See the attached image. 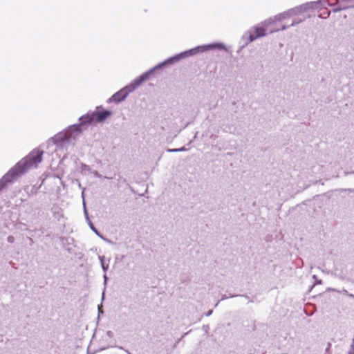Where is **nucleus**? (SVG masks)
Returning <instances> with one entry per match:
<instances>
[{"label":"nucleus","instance_id":"obj_23","mask_svg":"<svg viewBox=\"0 0 354 354\" xmlns=\"http://www.w3.org/2000/svg\"><path fill=\"white\" fill-rule=\"evenodd\" d=\"M225 131L226 132H229V133H234V131H232V127H229L227 129V128H225Z\"/></svg>","mask_w":354,"mask_h":354},{"label":"nucleus","instance_id":"obj_26","mask_svg":"<svg viewBox=\"0 0 354 354\" xmlns=\"http://www.w3.org/2000/svg\"><path fill=\"white\" fill-rule=\"evenodd\" d=\"M322 281L321 279H317L315 283H314V285L313 286H314L316 284H322Z\"/></svg>","mask_w":354,"mask_h":354},{"label":"nucleus","instance_id":"obj_33","mask_svg":"<svg viewBox=\"0 0 354 354\" xmlns=\"http://www.w3.org/2000/svg\"><path fill=\"white\" fill-rule=\"evenodd\" d=\"M348 297H351V298H354V295L350 293Z\"/></svg>","mask_w":354,"mask_h":354},{"label":"nucleus","instance_id":"obj_34","mask_svg":"<svg viewBox=\"0 0 354 354\" xmlns=\"http://www.w3.org/2000/svg\"><path fill=\"white\" fill-rule=\"evenodd\" d=\"M313 278L315 279V280L317 279L316 275H315V274L313 276Z\"/></svg>","mask_w":354,"mask_h":354},{"label":"nucleus","instance_id":"obj_15","mask_svg":"<svg viewBox=\"0 0 354 354\" xmlns=\"http://www.w3.org/2000/svg\"><path fill=\"white\" fill-rule=\"evenodd\" d=\"M333 7H334L333 8V12L336 13V12H339L342 10H346V9H348L349 8V6H344V4H341V3H338L335 6H332Z\"/></svg>","mask_w":354,"mask_h":354},{"label":"nucleus","instance_id":"obj_18","mask_svg":"<svg viewBox=\"0 0 354 354\" xmlns=\"http://www.w3.org/2000/svg\"><path fill=\"white\" fill-rule=\"evenodd\" d=\"M81 171H82V172H83L84 171H87L91 172V169L90 166H88V165H87L86 164L82 163L81 165Z\"/></svg>","mask_w":354,"mask_h":354},{"label":"nucleus","instance_id":"obj_24","mask_svg":"<svg viewBox=\"0 0 354 354\" xmlns=\"http://www.w3.org/2000/svg\"><path fill=\"white\" fill-rule=\"evenodd\" d=\"M350 174H354V171H345L344 172V176H348V175H350Z\"/></svg>","mask_w":354,"mask_h":354},{"label":"nucleus","instance_id":"obj_16","mask_svg":"<svg viewBox=\"0 0 354 354\" xmlns=\"http://www.w3.org/2000/svg\"><path fill=\"white\" fill-rule=\"evenodd\" d=\"M187 151V149L185 147H180V148H176V149H167L168 152L171 153H175V152H179V151Z\"/></svg>","mask_w":354,"mask_h":354},{"label":"nucleus","instance_id":"obj_21","mask_svg":"<svg viewBox=\"0 0 354 354\" xmlns=\"http://www.w3.org/2000/svg\"><path fill=\"white\" fill-rule=\"evenodd\" d=\"M106 334L109 338H112L113 337V333L111 330H107Z\"/></svg>","mask_w":354,"mask_h":354},{"label":"nucleus","instance_id":"obj_17","mask_svg":"<svg viewBox=\"0 0 354 354\" xmlns=\"http://www.w3.org/2000/svg\"><path fill=\"white\" fill-rule=\"evenodd\" d=\"M289 14H290L291 17L297 15L298 14H300L298 11L297 7H295L293 8L289 9Z\"/></svg>","mask_w":354,"mask_h":354},{"label":"nucleus","instance_id":"obj_29","mask_svg":"<svg viewBox=\"0 0 354 354\" xmlns=\"http://www.w3.org/2000/svg\"><path fill=\"white\" fill-rule=\"evenodd\" d=\"M240 295H229L227 296V298H232V297H237V296H239Z\"/></svg>","mask_w":354,"mask_h":354},{"label":"nucleus","instance_id":"obj_27","mask_svg":"<svg viewBox=\"0 0 354 354\" xmlns=\"http://www.w3.org/2000/svg\"><path fill=\"white\" fill-rule=\"evenodd\" d=\"M342 292H343V293H344L345 295H346V296H348V295L350 294V293H349L346 290H345V289H343V290H342Z\"/></svg>","mask_w":354,"mask_h":354},{"label":"nucleus","instance_id":"obj_37","mask_svg":"<svg viewBox=\"0 0 354 354\" xmlns=\"http://www.w3.org/2000/svg\"><path fill=\"white\" fill-rule=\"evenodd\" d=\"M329 15H330V12H327V16H326V17H329Z\"/></svg>","mask_w":354,"mask_h":354},{"label":"nucleus","instance_id":"obj_12","mask_svg":"<svg viewBox=\"0 0 354 354\" xmlns=\"http://www.w3.org/2000/svg\"><path fill=\"white\" fill-rule=\"evenodd\" d=\"M88 223V225L90 227V228L92 230V231L93 232H95V234L98 236L100 238H101L102 240L109 243L110 241L109 239H107L106 238L104 237V236L96 229V227H95V225H93V223L91 222V221H89V223Z\"/></svg>","mask_w":354,"mask_h":354},{"label":"nucleus","instance_id":"obj_10","mask_svg":"<svg viewBox=\"0 0 354 354\" xmlns=\"http://www.w3.org/2000/svg\"><path fill=\"white\" fill-rule=\"evenodd\" d=\"M313 4L314 3H312L310 1V2L303 3L301 5H299L297 7L299 12L301 14V13H304L310 10H313V7H312V5H313Z\"/></svg>","mask_w":354,"mask_h":354},{"label":"nucleus","instance_id":"obj_5","mask_svg":"<svg viewBox=\"0 0 354 354\" xmlns=\"http://www.w3.org/2000/svg\"><path fill=\"white\" fill-rule=\"evenodd\" d=\"M134 90H131V86L130 84L122 88L118 92L115 93L111 97L107 100L108 103L115 102L120 103L124 100L128 95L133 92Z\"/></svg>","mask_w":354,"mask_h":354},{"label":"nucleus","instance_id":"obj_19","mask_svg":"<svg viewBox=\"0 0 354 354\" xmlns=\"http://www.w3.org/2000/svg\"><path fill=\"white\" fill-rule=\"evenodd\" d=\"M84 214H85L86 220L88 221V223H89V221H91V220H90V218L88 217V214L86 208L85 202H84Z\"/></svg>","mask_w":354,"mask_h":354},{"label":"nucleus","instance_id":"obj_8","mask_svg":"<svg viewBox=\"0 0 354 354\" xmlns=\"http://www.w3.org/2000/svg\"><path fill=\"white\" fill-rule=\"evenodd\" d=\"M312 3L313 9L316 10L318 8H321L322 7H325L326 6H328V3H332L333 0H318L316 1H310Z\"/></svg>","mask_w":354,"mask_h":354},{"label":"nucleus","instance_id":"obj_11","mask_svg":"<svg viewBox=\"0 0 354 354\" xmlns=\"http://www.w3.org/2000/svg\"><path fill=\"white\" fill-rule=\"evenodd\" d=\"M305 20V17H303V18H297V19H295L292 24L289 26H282L281 28H279L277 30H276L275 31H277V30H286L289 27H291V26H295L296 25H298L299 24L301 23L302 21H304ZM274 30H270V32H274Z\"/></svg>","mask_w":354,"mask_h":354},{"label":"nucleus","instance_id":"obj_3","mask_svg":"<svg viewBox=\"0 0 354 354\" xmlns=\"http://www.w3.org/2000/svg\"><path fill=\"white\" fill-rule=\"evenodd\" d=\"M81 124H74L70 126L65 132H59L52 137L54 144L59 147H64L66 145L74 144L78 136L82 133Z\"/></svg>","mask_w":354,"mask_h":354},{"label":"nucleus","instance_id":"obj_40","mask_svg":"<svg viewBox=\"0 0 354 354\" xmlns=\"http://www.w3.org/2000/svg\"><path fill=\"white\" fill-rule=\"evenodd\" d=\"M79 187H82L81 184L79 183Z\"/></svg>","mask_w":354,"mask_h":354},{"label":"nucleus","instance_id":"obj_36","mask_svg":"<svg viewBox=\"0 0 354 354\" xmlns=\"http://www.w3.org/2000/svg\"><path fill=\"white\" fill-rule=\"evenodd\" d=\"M181 338L180 339H178V340L176 342V344H178L180 341ZM176 344L174 345V346H176Z\"/></svg>","mask_w":354,"mask_h":354},{"label":"nucleus","instance_id":"obj_13","mask_svg":"<svg viewBox=\"0 0 354 354\" xmlns=\"http://www.w3.org/2000/svg\"><path fill=\"white\" fill-rule=\"evenodd\" d=\"M99 259L101 263L102 270L104 271V272H106L109 269L110 259H108L107 263H106L105 261L104 256H99Z\"/></svg>","mask_w":354,"mask_h":354},{"label":"nucleus","instance_id":"obj_32","mask_svg":"<svg viewBox=\"0 0 354 354\" xmlns=\"http://www.w3.org/2000/svg\"><path fill=\"white\" fill-rule=\"evenodd\" d=\"M227 296H226L225 295H223V296H222V297H221V300H224V299H227Z\"/></svg>","mask_w":354,"mask_h":354},{"label":"nucleus","instance_id":"obj_41","mask_svg":"<svg viewBox=\"0 0 354 354\" xmlns=\"http://www.w3.org/2000/svg\"><path fill=\"white\" fill-rule=\"evenodd\" d=\"M185 335H187V333H185V334L184 335H183L182 338H183Z\"/></svg>","mask_w":354,"mask_h":354},{"label":"nucleus","instance_id":"obj_25","mask_svg":"<svg viewBox=\"0 0 354 354\" xmlns=\"http://www.w3.org/2000/svg\"><path fill=\"white\" fill-rule=\"evenodd\" d=\"M239 296H241V297H245L246 299H248L249 302H253V300L250 299V298L248 296V295H240Z\"/></svg>","mask_w":354,"mask_h":354},{"label":"nucleus","instance_id":"obj_38","mask_svg":"<svg viewBox=\"0 0 354 354\" xmlns=\"http://www.w3.org/2000/svg\"><path fill=\"white\" fill-rule=\"evenodd\" d=\"M120 349H124L122 346H118Z\"/></svg>","mask_w":354,"mask_h":354},{"label":"nucleus","instance_id":"obj_7","mask_svg":"<svg viewBox=\"0 0 354 354\" xmlns=\"http://www.w3.org/2000/svg\"><path fill=\"white\" fill-rule=\"evenodd\" d=\"M290 17H291V15H290V14H289V11L287 10L286 12H283L282 13H280V14L274 16V20H273L272 19H270L269 20L265 21L264 24H271L275 21H281V19H286V18H288Z\"/></svg>","mask_w":354,"mask_h":354},{"label":"nucleus","instance_id":"obj_28","mask_svg":"<svg viewBox=\"0 0 354 354\" xmlns=\"http://www.w3.org/2000/svg\"><path fill=\"white\" fill-rule=\"evenodd\" d=\"M103 277H104V283L106 284V281H107V279H108V277H107L106 273L104 274Z\"/></svg>","mask_w":354,"mask_h":354},{"label":"nucleus","instance_id":"obj_35","mask_svg":"<svg viewBox=\"0 0 354 354\" xmlns=\"http://www.w3.org/2000/svg\"><path fill=\"white\" fill-rule=\"evenodd\" d=\"M124 351H125V352H126L127 353H128V354H131V353L128 350H124Z\"/></svg>","mask_w":354,"mask_h":354},{"label":"nucleus","instance_id":"obj_2","mask_svg":"<svg viewBox=\"0 0 354 354\" xmlns=\"http://www.w3.org/2000/svg\"><path fill=\"white\" fill-rule=\"evenodd\" d=\"M43 150L35 149L19 160L0 179V192L18 176L25 174L30 167H37L42 160Z\"/></svg>","mask_w":354,"mask_h":354},{"label":"nucleus","instance_id":"obj_6","mask_svg":"<svg viewBox=\"0 0 354 354\" xmlns=\"http://www.w3.org/2000/svg\"><path fill=\"white\" fill-rule=\"evenodd\" d=\"M257 39L256 35H252L250 32L245 33L241 37V41H243V45L240 47V49L238 50H241L245 46H246L250 42H252Z\"/></svg>","mask_w":354,"mask_h":354},{"label":"nucleus","instance_id":"obj_1","mask_svg":"<svg viewBox=\"0 0 354 354\" xmlns=\"http://www.w3.org/2000/svg\"><path fill=\"white\" fill-rule=\"evenodd\" d=\"M225 50V46L223 43H213L207 45L198 46L194 48L185 50L180 53L176 54L173 57H169L165 59L164 62L157 64L153 68H151L148 71L145 72L139 77H136L131 84V90H135L137 87H138L141 84H142L145 81L149 79V77L151 74H153L156 70L162 68L167 65L172 64L175 62L180 61L186 57H189L196 55L199 53H203L209 50Z\"/></svg>","mask_w":354,"mask_h":354},{"label":"nucleus","instance_id":"obj_31","mask_svg":"<svg viewBox=\"0 0 354 354\" xmlns=\"http://www.w3.org/2000/svg\"><path fill=\"white\" fill-rule=\"evenodd\" d=\"M82 197L83 198V203L84 202V189H83L82 192Z\"/></svg>","mask_w":354,"mask_h":354},{"label":"nucleus","instance_id":"obj_4","mask_svg":"<svg viewBox=\"0 0 354 354\" xmlns=\"http://www.w3.org/2000/svg\"><path fill=\"white\" fill-rule=\"evenodd\" d=\"M112 111L103 109L102 106L96 107L94 111H88L79 118L82 126L90 124L92 122H102L112 115Z\"/></svg>","mask_w":354,"mask_h":354},{"label":"nucleus","instance_id":"obj_22","mask_svg":"<svg viewBox=\"0 0 354 354\" xmlns=\"http://www.w3.org/2000/svg\"><path fill=\"white\" fill-rule=\"evenodd\" d=\"M14 241H15V239H14V237H13L12 236H9L8 237V241L9 243H13V242H14Z\"/></svg>","mask_w":354,"mask_h":354},{"label":"nucleus","instance_id":"obj_30","mask_svg":"<svg viewBox=\"0 0 354 354\" xmlns=\"http://www.w3.org/2000/svg\"><path fill=\"white\" fill-rule=\"evenodd\" d=\"M212 312L213 310H209L207 313H206V316H210L212 314Z\"/></svg>","mask_w":354,"mask_h":354},{"label":"nucleus","instance_id":"obj_20","mask_svg":"<svg viewBox=\"0 0 354 354\" xmlns=\"http://www.w3.org/2000/svg\"><path fill=\"white\" fill-rule=\"evenodd\" d=\"M91 172L97 178H101L102 177V175L100 174L97 171H91Z\"/></svg>","mask_w":354,"mask_h":354},{"label":"nucleus","instance_id":"obj_14","mask_svg":"<svg viewBox=\"0 0 354 354\" xmlns=\"http://www.w3.org/2000/svg\"><path fill=\"white\" fill-rule=\"evenodd\" d=\"M254 31L257 38L263 37L266 35V29L263 27H255Z\"/></svg>","mask_w":354,"mask_h":354},{"label":"nucleus","instance_id":"obj_9","mask_svg":"<svg viewBox=\"0 0 354 354\" xmlns=\"http://www.w3.org/2000/svg\"><path fill=\"white\" fill-rule=\"evenodd\" d=\"M332 3H328V6H335L338 3L344 4L346 6H349V8H354V0H333Z\"/></svg>","mask_w":354,"mask_h":354},{"label":"nucleus","instance_id":"obj_39","mask_svg":"<svg viewBox=\"0 0 354 354\" xmlns=\"http://www.w3.org/2000/svg\"><path fill=\"white\" fill-rule=\"evenodd\" d=\"M104 178L106 179H111V178H109V177H104Z\"/></svg>","mask_w":354,"mask_h":354}]
</instances>
